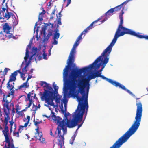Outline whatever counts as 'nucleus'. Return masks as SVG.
<instances>
[{
    "instance_id": "22",
    "label": "nucleus",
    "mask_w": 148,
    "mask_h": 148,
    "mask_svg": "<svg viewBox=\"0 0 148 148\" xmlns=\"http://www.w3.org/2000/svg\"><path fill=\"white\" fill-rule=\"evenodd\" d=\"M9 123L10 124V133H11L12 132V129H13V125H14V129L15 130L16 129V123H14L13 121V120L12 119L11 121H9Z\"/></svg>"
},
{
    "instance_id": "19",
    "label": "nucleus",
    "mask_w": 148,
    "mask_h": 148,
    "mask_svg": "<svg viewBox=\"0 0 148 148\" xmlns=\"http://www.w3.org/2000/svg\"><path fill=\"white\" fill-rule=\"evenodd\" d=\"M11 29V27L8 25V23H5L3 25V30L5 33H8L10 32V30Z\"/></svg>"
},
{
    "instance_id": "41",
    "label": "nucleus",
    "mask_w": 148,
    "mask_h": 148,
    "mask_svg": "<svg viewBox=\"0 0 148 148\" xmlns=\"http://www.w3.org/2000/svg\"><path fill=\"white\" fill-rule=\"evenodd\" d=\"M61 18H60V17H59L58 18V21H57V24L58 25H61L62 24V23L61 21Z\"/></svg>"
},
{
    "instance_id": "6",
    "label": "nucleus",
    "mask_w": 148,
    "mask_h": 148,
    "mask_svg": "<svg viewBox=\"0 0 148 148\" xmlns=\"http://www.w3.org/2000/svg\"><path fill=\"white\" fill-rule=\"evenodd\" d=\"M119 29H118V30L115 34L114 38L111 42L104 50L103 53L101 54V55L98 57H100V60H98L99 61L97 63L101 60L102 59H103V58H102V57H104V59L103 60L101 61L102 64V67L101 68L103 69L106 64L108 62L109 59L108 57L111 51L112 47L116 43L118 38L119 37L123 36L125 34L128 33L127 32H123L121 34H118V33L119 32Z\"/></svg>"
},
{
    "instance_id": "60",
    "label": "nucleus",
    "mask_w": 148,
    "mask_h": 148,
    "mask_svg": "<svg viewBox=\"0 0 148 148\" xmlns=\"http://www.w3.org/2000/svg\"><path fill=\"white\" fill-rule=\"evenodd\" d=\"M31 78V77H29V76H28V77L27 78V80L26 81V82H28V80Z\"/></svg>"
},
{
    "instance_id": "52",
    "label": "nucleus",
    "mask_w": 148,
    "mask_h": 148,
    "mask_svg": "<svg viewBox=\"0 0 148 148\" xmlns=\"http://www.w3.org/2000/svg\"><path fill=\"white\" fill-rule=\"evenodd\" d=\"M43 58L44 59H47V55L45 54H44V53H43Z\"/></svg>"
},
{
    "instance_id": "26",
    "label": "nucleus",
    "mask_w": 148,
    "mask_h": 148,
    "mask_svg": "<svg viewBox=\"0 0 148 148\" xmlns=\"http://www.w3.org/2000/svg\"><path fill=\"white\" fill-rule=\"evenodd\" d=\"M45 10L43 8L42 12L40 13L39 15L38 19L39 20L42 21L43 20L42 16L45 14Z\"/></svg>"
},
{
    "instance_id": "7",
    "label": "nucleus",
    "mask_w": 148,
    "mask_h": 148,
    "mask_svg": "<svg viewBox=\"0 0 148 148\" xmlns=\"http://www.w3.org/2000/svg\"><path fill=\"white\" fill-rule=\"evenodd\" d=\"M60 118H58L57 120L53 119L58 125L57 130L58 137V138H55L53 140V143L55 145L57 144L59 146H60V147L64 144V135L66 134L67 132L66 128V125L65 121L60 122Z\"/></svg>"
},
{
    "instance_id": "61",
    "label": "nucleus",
    "mask_w": 148,
    "mask_h": 148,
    "mask_svg": "<svg viewBox=\"0 0 148 148\" xmlns=\"http://www.w3.org/2000/svg\"><path fill=\"white\" fill-rule=\"evenodd\" d=\"M3 128L0 125V130L2 131V132H3Z\"/></svg>"
},
{
    "instance_id": "27",
    "label": "nucleus",
    "mask_w": 148,
    "mask_h": 148,
    "mask_svg": "<svg viewBox=\"0 0 148 148\" xmlns=\"http://www.w3.org/2000/svg\"><path fill=\"white\" fill-rule=\"evenodd\" d=\"M53 87L55 90V91L53 92H54L55 96V94H57L58 93V87L55 84V82H54L53 84Z\"/></svg>"
},
{
    "instance_id": "53",
    "label": "nucleus",
    "mask_w": 148,
    "mask_h": 148,
    "mask_svg": "<svg viewBox=\"0 0 148 148\" xmlns=\"http://www.w3.org/2000/svg\"><path fill=\"white\" fill-rule=\"evenodd\" d=\"M50 134L51 136H52L53 137H55L54 135H53V133L52 132V131L51 130H50Z\"/></svg>"
},
{
    "instance_id": "14",
    "label": "nucleus",
    "mask_w": 148,
    "mask_h": 148,
    "mask_svg": "<svg viewBox=\"0 0 148 148\" xmlns=\"http://www.w3.org/2000/svg\"><path fill=\"white\" fill-rule=\"evenodd\" d=\"M32 58V56L30 57L29 58V60L27 63H25V66L22 69L21 72L23 73V74H26L27 73V70L28 69V66L31 62V60Z\"/></svg>"
},
{
    "instance_id": "64",
    "label": "nucleus",
    "mask_w": 148,
    "mask_h": 148,
    "mask_svg": "<svg viewBox=\"0 0 148 148\" xmlns=\"http://www.w3.org/2000/svg\"><path fill=\"white\" fill-rule=\"evenodd\" d=\"M37 108H40V104H39L38 105V106H37Z\"/></svg>"
},
{
    "instance_id": "34",
    "label": "nucleus",
    "mask_w": 148,
    "mask_h": 148,
    "mask_svg": "<svg viewBox=\"0 0 148 148\" xmlns=\"http://www.w3.org/2000/svg\"><path fill=\"white\" fill-rule=\"evenodd\" d=\"M21 131H19V130H18V131L17 132H15V130H14V132H13V135L14 136H16L18 137H19V132L21 133Z\"/></svg>"
},
{
    "instance_id": "49",
    "label": "nucleus",
    "mask_w": 148,
    "mask_h": 148,
    "mask_svg": "<svg viewBox=\"0 0 148 148\" xmlns=\"http://www.w3.org/2000/svg\"><path fill=\"white\" fill-rule=\"evenodd\" d=\"M0 78H1L2 79H3V80H2V81L1 82V83H2V84L1 85H2V84H3V82L5 81V77H0Z\"/></svg>"
},
{
    "instance_id": "16",
    "label": "nucleus",
    "mask_w": 148,
    "mask_h": 148,
    "mask_svg": "<svg viewBox=\"0 0 148 148\" xmlns=\"http://www.w3.org/2000/svg\"><path fill=\"white\" fill-rule=\"evenodd\" d=\"M27 120L26 121V122L25 123L24 125V126L22 125H20L19 126V128L18 129L19 131H20L21 130H23V128L24 127H26L29 123L30 120V116H27V119H24V121L25 122V121L27 120Z\"/></svg>"
},
{
    "instance_id": "62",
    "label": "nucleus",
    "mask_w": 148,
    "mask_h": 148,
    "mask_svg": "<svg viewBox=\"0 0 148 148\" xmlns=\"http://www.w3.org/2000/svg\"><path fill=\"white\" fill-rule=\"evenodd\" d=\"M64 107H65V110H66V103H64Z\"/></svg>"
},
{
    "instance_id": "4",
    "label": "nucleus",
    "mask_w": 148,
    "mask_h": 148,
    "mask_svg": "<svg viewBox=\"0 0 148 148\" xmlns=\"http://www.w3.org/2000/svg\"><path fill=\"white\" fill-rule=\"evenodd\" d=\"M128 2V1H126L121 4L118 5L114 8H114V10L115 13L119 11L122 8L123 9L121 10V12L119 14V18L120 20V23L118 26V28L116 31L115 34L117 31L119 29V31L118 33L119 34H121L123 32H127L128 33L125 34H128L134 36H136L138 38H144L146 40H148V36L143 35L140 34L139 33H137L134 31L132 30L126 28L123 26V15L124 14V12L123 11L124 7L123 6L125 5H126L127 3Z\"/></svg>"
},
{
    "instance_id": "48",
    "label": "nucleus",
    "mask_w": 148,
    "mask_h": 148,
    "mask_svg": "<svg viewBox=\"0 0 148 148\" xmlns=\"http://www.w3.org/2000/svg\"><path fill=\"white\" fill-rule=\"evenodd\" d=\"M37 127L36 129V133H39V132H39V126H36Z\"/></svg>"
},
{
    "instance_id": "46",
    "label": "nucleus",
    "mask_w": 148,
    "mask_h": 148,
    "mask_svg": "<svg viewBox=\"0 0 148 148\" xmlns=\"http://www.w3.org/2000/svg\"><path fill=\"white\" fill-rule=\"evenodd\" d=\"M53 112H52V111L51 112V114L49 116H48L46 115H43V116H45V117H46V118H52V117H51V115H52V113H53Z\"/></svg>"
},
{
    "instance_id": "20",
    "label": "nucleus",
    "mask_w": 148,
    "mask_h": 148,
    "mask_svg": "<svg viewBox=\"0 0 148 148\" xmlns=\"http://www.w3.org/2000/svg\"><path fill=\"white\" fill-rule=\"evenodd\" d=\"M11 16L13 17V16L15 17V15L12 12H9L8 11L6 12V13H5V14L4 15V17L6 19V20H8Z\"/></svg>"
},
{
    "instance_id": "36",
    "label": "nucleus",
    "mask_w": 148,
    "mask_h": 148,
    "mask_svg": "<svg viewBox=\"0 0 148 148\" xmlns=\"http://www.w3.org/2000/svg\"><path fill=\"white\" fill-rule=\"evenodd\" d=\"M75 137V136L74 135L71 138L70 140V143L72 144Z\"/></svg>"
},
{
    "instance_id": "25",
    "label": "nucleus",
    "mask_w": 148,
    "mask_h": 148,
    "mask_svg": "<svg viewBox=\"0 0 148 148\" xmlns=\"http://www.w3.org/2000/svg\"><path fill=\"white\" fill-rule=\"evenodd\" d=\"M115 13L114 8H111L107 11L105 13V14L106 16L110 15L111 14L113 13L114 14Z\"/></svg>"
},
{
    "instance_id": "39",
    "label": "nucleus",
    "mask_w": 148,
    "mask_h": 148,
    "mask_svg": "<svg viewBox=\"0 0 148 148\" xmlns=\"http://www.w3.org/2000/svg\"><path fill=\"white\" fill-rule=\"evenodd\" d=\"M55 12V10L54 9L52 12L51 14V16L50 17V19H53V16L54 15Z\"/></svg>"
},
{
    "instance_id": "54",
    "label": "nucleus",
    "mask_w": 148,
    "mask_h": 148,
    "mask_svg": "<svg viewBox=\"0 0 148 148\" xmlns=\"http://www.w3.org/2000/svg\"><path fill=\"white\" fill-rule=\"evenodd\" d=\"M51 25L52 27H53V24L51 23H49L48 24V25L49 26H50Z\"/></svg>"
},
{
    "instance_id": "23",
    "label": "nucleus",
    "mask_w": 148,
    "mask_h": 148,
    "mask_svg": "<svg viewBox=\"0 0 148 148\" xmlns=\"http://www.w3.org/2000/svg\"><path fill=\"white\" fill-rule=\"evenodd\" d=\"M10 70V69L5 68L4 69L3 72L2 70H1L0 71V77H5V75L7 74L8 71Z\"/></svg>"
},
{
    "instance_id": "56",
    "label": "nucleus",
    "mask_w": 148,
    "mask_h": 148,
    "mask_svg": "<svg viewBox=\"0 0 148 148\" xmlns=\"http://www.w3.org/2000/svg\"><path fill=\"white\" fill-rule=\"evenodd\" d=\"M38 56V54L37 57L38 56V60H40L41 59V57L40 56Z\"/></svg>"
},
{
    "instance_id": "12",
    "label": "nucleus",
    "mask_w": 148,
    "mask_h": 148,
    "mask_svg": "<svg viewBox=\"0 0 148 148\" xmlns=\"http://www.w3.org/2000/svg\"><path fill=\"white\" fill-rule=\"evenodd\" d=\"M29 87V84L27 82L23 83L21 85L18 86L17 90H25L26 89L28 88Z\"/></svg>"
},
{
    "instance_id": "50",
    "label": "nucleus",
    "mask_w": 148,
    "mask_h": 148,
    "mask_svg": "<svg viewBox=\"0 0 148 148\" xmlns=\"http://www.w3.org/2000/svg\"><path fill=\"white\" fill-rule=\"evenodd\" d=\"M60 108H61V110L62 111L64 112V110H63V107L62 103H61V104Z\"/></svg>"
},
{
    "instance_id": "57",
    "label": "nucleus",
    "mask_w": 148,
    "mask_h": 148,
    "mask_svg": "<svg viewBox=\"0 0 148 148\" xmlns=\"http://www.w3.org/2000/svg\"><path fill=\"white\" fill-rule=\"evenodd\" d=\"M10 93H10H9V94L8 95H7L6 96V98H5V99H7V97H10V95H11Z\"/></svg>"
},
{
    "instance_id": "35",
    "label": "nucleus",
    "mask_w": 148,
    "mask_h": 148,
    "mask_svg": "<svg viewBox=\"0 0 148 148\" xmlns=\"http://www.w3.org/2000/svg\"><path fill=\"white\" fill-rule=\"evenodd\" d=\"M34 125L36 126H39L38 124L42 123V121H35V120H34Z\"/></svg>"
},
{
    "instance_id": "24",
    "label": "nucleus",
    "mask_w": 148,
    "mask_h": 148,
    "mask_svg": "<svg viewBox=\"0 0 148 148\" xmlns=\"http://www.w3.org/2000/svg\"><path fill=\"white\" fill-rule=\"evenodd\" d=\"M29 51L27 48H26V53L25 56L24 58V59L25 63H27V59L29 57Z\"/></svg>"
},
{
    "instance_id": "59",
    "label": "nucleus",
    "mask_w": 148,
    "mask_h": 148,
    "mask_svg": "<svg viewBox=\"0 0 148 148\" xmlns=\"http://www.w3.org/2000/svg\"><path fill=\"white\" fill-rule=\"evenodd\" d=\"M61 12L60 11V12L59 13V17H60V18H61V16H62V15L61 14Z\"/></svg>"
},
{
    "instance_id": "28",
    "label": "nucleus",
    "mask_w": 148,
    "mask_h": 148,
    "mask_svg": "<svg viewBox=\"0 0 148 148\" xmlns=\"http://www.w3.org/2000/svg\"><path fill=\"white\" fill-rule=\"evenodd\" d=\"M18 73H19L20 74V76L22 78V79L23 80H25V74H23V73L21 72V71L20 70H18Z\"/></svg>"
},
{
    "instance_id": "33",
    "label": "nucleus",
    "mask_w": 148,
    "mask_h": 148,
    "mask_svg": "<svg viewBox=\"0 0 148 148\" xmlns=\"http://www.w3.org/2000/svg\"><path fill=\"white\" fill-rule=\"evenodd\" d=\"M7 35H5V38H7L8 39L11 38L12 36V34L9 32L6 33Z\"/></svg>"
},
{
    "instance_id": "43",
    "label": "nucleus",
    "mask_w": 148,
    "mask_h": 148,
    "mask_svg": "<svg viewBox=\"0 0 148 148\" xmlns=\"http://www.w3.org/2000/svg\"><path fill=\"white\" fill-rule=\"evenodd\" d=\"M52 34V32H50L48 34L47 36V40H48V39L49 38V37L51 36Z\"/></svg>"
},
{
    "instance_id": "31",
    "label": "nucleus",
    "mask_w": 148,
    "mask_h": 148,
    "mask_svg": "<svg viewBox=\"0 0 148 148\" xmlns=\"http://www.w3.org/2000/svg\"><path fill=\"white\" fill-rule=\"evenodd\" d=\"M37 50L38 49L37 47L36 48L33 47L32 48V51L33 52H34V53L33 54V55H32V56L33 57L34 56L36 55L37 53Z\"/></svg>"
},
{
    "instance_id": "40",
    "label": "nucleus",
    "mask_w": 148,
    "mask_h": 148,
    "mask_svg": "<svg viewBox=\"0 0 148 148\" xmlns=\"http://www.w3.org/2000/svg\"><path fill=\"white\" fill-rule=\"evenodd\" d=\"M82 35H83L82 34H80L79 36L77 38L76 40L79 41L80 40L82 39Z\"/></svg>"
},
{
    "instance_id": "1",
    "label": "nucleus",
    "mask_w": 148,
    "mask_h": 148,
    "mask_svg": "<svg viewBox=\"0 0 148 148\" xmlns=\"http://www.w3.org/2000/svg\"><path fill=\"white\" fill-rule=\"evenodd\" d=\"M68 77L66 79L63 76L64 80L70 86L69 94L76 97L78 103L86 108V116L88 108V98L90 88L89 80L84 78H79L77 80L72 75L69 77V79Z\"/></svg>"
},
{
    "instance_id": "21",
    "label": "nucleus",
    "mask_w": 148,
    "mask_h": 148,
    "mask_svg": "<svg viewBox=\"0 0 148 148\" xmlns=\"http://www.w3.org/2000/svg\"><path fill=\"white\" fill-rule=\"evenodd\" d=\"M0 94L3 95V98L2 102H4V103L3 104V106H4V104L6 103V101H7L8 102V106H9L8 105L9 103L10 102V101H8V99H5V95L4 93L2 92V85L0 86ZM3 108H4V107H3Z\"/></svg>"
},
{
    "instance_id": "30",
    "label": "nucleus",
    "mask_w": 148,
    "mask_h": 148,
    "mask_svg": "<svg viewBox=\"0 0 148 148\" xmlns=\"http://www.w3.org/2000/svg\"><path fill=\"white\" fill-rule=\"evenodd\" d=\"M5 38V35H4V34L2 33V31H1L0 33V40H4Z\"/></svg>"
},
{
    "instance_id": "37",
    "label": "nucleus",
    "mask_w": 148,
    "mask_h": 148,
    "mask_svg": "<svg viewBox=\"0 0 148 148\" xmlns=\"http://www.w3.org/2000/svg\"><path fill=\"white\" fill-rule=\"evenodd\" d=\"M37 106H36L33 104V106L32 108V111H35L37 110Z\"/></svg>"
},
{
    "instance_id": "51",
    "label": "nucleus",
    "mask_w": 148,
    "mask_h": 148,
    "mask_svg": "<svg viewBox=\"0 0 148 148\" xmlns=\"http://www.w3.org/2000/svg\"><path fill=\"white\" fill-rule=\"evenodd\" d=\"M100 66H101V64H97V66H96V68L97 69H99L100 68Z\"/></svg>"
},
{
    "instance_id": "13",
    "label": "nucleus",
    "mask_w": 148,
    "mask_h": 148,
    "mask_svg": "<svg viewBox=\"0 0 148 148\" xmlns=\"http://www.w3.org/2000/svg\"><path fill=\"white\" fill-rule=\"evenodd\" d=\"M101 18H98L97 20L94 21L92 22L90 25L86 29H85L81 34H85L87 33L88 31L90 29H91L93 27V24L98 22L99 20H100Z\"/></svg>"
},
{
    "instance_id": "8",
    "label": "nucleus",
    "mask_w": 148,
    "mask_h": 148,
    "mask_svg": "<svg viewBox=\"0 0 148 148\" xmlns=\"http://www.w3.org/2000/svg\"><path fill=\"white\" fill-rule=\"evenodd\" d=\"M101 72H99V71H97L90 75L88 76V79H92L95 78L96 77H100L102 79L106 80V81L111 83L112 85L115 86L116 87H119V88L126 91L128 93L134 96L135 95H134L132 92H131L128 89H127L125 86L121 84L119 82H117L115 81H113L110 79L108 78L105 77L103 75H101Z\"/></svg>"
},
{
    "instance_id": "58",
    "label": "nucleus",
    "mask_w": 148,
    "mask_h": 148,
    "mask_svg": "<svg viewBox=\"0 0 148 148\" xmlns=\"http://www.w3.org/2000/svg\"><path fill=\"white\" fill-rule=\"evenodd\" d=\"M82 123H81V124H79V125H78V128H77V130H78V129H79L80 127L82 126Z\"/></svg>"
},
{
    "instance_id": "42",
    "label": "nucleus",
    "mask_w": 148,
    "mask_h": 148,
    "mask_svg": "<svg viewBox=\"0 0 148 148\" xmlns=\"http://www.w3.org/2000/svg\"><path fill=\"white\" fill-rule=\"evenodd\" d=\"M18 105L17 104L16 105V112L18 114L19 113V112L18 111V110H19V108L18 107Z\"/></svg>"
},
{
    "instance_id": "45",
    "label": "nucleus",
    "mask_w": 148,
    "mask_h": 148,
    "mask_svg": "<svg viewBox=\"0 0 148 148\" xmlns=\"http://www.w3.org/2000/svg\"><path fill=\"white\" fill-rule=\"evenodd\" d=\"M56 39H53L54 40L52 44L54 45H57L58 43V42L56 40Z\"/></svg>"
},
{
    "instance_id": "47",
    "label": "nucleus",
    "mask_w": 148,
    "mask_h": 148,
    "mask_svg": "<svg viewBox=\"0 0 148 148\" xmlns=\"http://www.w3.org/2000/svg\"><path fill=\"white\" fill-rule=\"evenodd\" d=\"M56 103H60V99L59 98H57L56 99Z\"/></svg>"
},
{
    "instance_id": "10",
    "label": "nucleus",
    "mask_w": 148,
    "mask_h": 148,
    "mask_svg": "<svg viewBox=\"0 0 148 148\" xmlns=\"http://www.w3.org/2000/svg\"><path fill=\"white\" fill-rule=\"evenodd\" d=\"M100 57L97 58L94 62L92 64L89 65L88 67H84L79 69H74L71 71L72 73L75 74H81L83 73H86L88 72L90 69H93L95 65L99 61L98 60H100Z\"/></svg>"
},
{
    "instance_id": "32",
    "label": "nucleus",
    "mask_w": 148,
    "mask_h": 148,
    "mask_svg": "<svg viewBox=\"0 0 148 148\" xmlns=\"http://www.w3.org/2000/svg\"><path fill=\"white\" fill-rule=\"evenodd\" d=\"M47 29V27L46 26L44 25L42 27V31L44 35L45 36V32L46 30Z\"/></svg>"
},
{
    "instance_id": "11",
    "label": "nucleus",
    "mask_w": 148,
    "mask_h": 148,
    "mask_svg": "<svg viewBox=\"0 0 148 148\" xmlns=\"http://www.w3.org/2000/svg\"><path fill=\"white\" fill-rule=\"evenodd\" d=\"M14 83V82L8 81L7 84V88L10 91L11 95L13 96L14 93V91L13 89Z\"/></svg>"
},
{
    "instance_id": "38",
    "label": "nucleus",
    "mask_w": 148,
    "mask_h": 148,
    "mask_svg": "<svg viewBox=\"0 0 148 148\" xmlns=\"http://www.w3.org/2000/svg\"><path fill=\"white\" fill-rule=\"evenodd\" d=\"M2 8V10H1V12H2L3 13V14H4V13H5V11H6V12L8 11V9H6V8Z\"/></svg>"
},
{
    "instance_id": "18",
    "label": "nucleus",
    "mask_w": 148,
    "mask_h": 148,
    "mask_svg": "<svg viewBox=\"0 0 148 148\" xmlns=\"http://www.w3.org/2000/svg\"><path fill=\"white\" fill-rule=\"evenodd\" d=\"M31 97V93L29 92L27 94V99H26V100H28L29 101V103L28 106L26 105L27 106L25 108V109H27L28 108H29L31 106L32 101V99L30 98Z\"/></svg>"
},
{
    "instance_id": "2",
    "label": "nucleus",
    "mask_w": 148,
    "mask_h": 148,
    "mask_svg": "<svg viewBox=\"0 0 148 148\" xmlns=\"http://www.w3.org/2000/svg\"><path fill=\"white\" fill-rule=\"evenodd\" d=\"M137 109L135 120L129 130L119 138L110 148H119L137 130L139 127L142 115V105L141 101H136Z\"/></svg>"
},
{
    "instance_id": "29",
    "label": "nucleus",
    "mask_w": 148,
    "mask_h": 148,
    "mask_svg": "<svg viewBox=\"0 0 148 148\" xmlns=\"http://www.w3.org/2000/svg\"><path fill=\"white\" fill-rule=\"evenodd\" d=\"M60 35L59 33H55L53 36V39H58Z\"/></svg>"
},
{
    "instance_id": "44",
    "label": "nucleus",
    "mask_w": 148,
    "mask_h": 148,
    "mask_svg": "<svg viewBox=\"0 0 148 148\" xmlns=\"http://www.w3.org/2000/svg\"><path fill=\"white\" fill-rule=\"evenodd\" d=\"M51 2H49L47 5V8H48L50 9L51 8Z\"/></svg>"
},
{
    "instance_id": "55",
    "label": "nucleus",
    "mask_w": 148,
    "mask_h": 148,
    "mask_svg": "<svg viewBox=\"0 0 148 148\" xmlns=\"http://www.w3.org/2000/svg\"><path fill=\"white\" fill-rule=\"evenodd\" d=\"M31 43H29L27 46V48H28V47H29V48H31Z\"/></svg>"
},
{
    "instance_id": "3",
    "label": "nucleus",
    "mask_w": 148,
    "mask_h": 148,
    "mask_svg": "<svg viewBox=\"0 0 148 148\" xmlns=\"http://www.w3.org/2000/svg\"><path fill=\"white\" fill-rule=\"evenodd\" d=\"M85 109L83 106H82L79 103L77 109L74 112V114L73 115H71L69 113H65L64 119L62 120L61 118L56 116L55 114V113L53 112L51 115L52 119L57 120L59 118L60 119V122L64 120L67 127L69 128H72L77 126L78 123H80L82 121Z\"/></svg>"
},
{
    "instance_id": "17",
    "label": "nucleus",
    "mask_w": 148,
    "mask_h": 148,
    "mask_svg": "<svg viewBox=\"0 0 148 148\" xmlns=\"http://www.w3.org/2000/svg\"><path fill=\"white\" fill-rule=\"evenodd\" d=\"M42 134L41 132L39 133H35L34 136L36 140H38L41 142H43L45 141V139L42 137Z\"/></svg>"
},
{
    "instance_id": "5",
    "label": "nucleus",
    "mask_w": 148,
    "mask_h": 148,
    "mask_svg": "<svg viewBox=\"0 0 148 148\" xmlns=\"http://www.w3.org/2000/svg\"><path fill=\"white\" fill-rule=\"evenodd\" d=\"M40 85L45 87L47 89H44V92L41 97V100L45 101L47 103V105L45 104L46 106H48V105L51 106H55L54 103L53 102L54 99L56 96H55L54 92L52 91L53 88L49 84L47 83L45 81H41Z\"/></svg>"
},
{
    "instance_id": "15",
    "label": "nucleus",
    "mask_w": 148,
    "mask_h": 148,
    "mask_svg": "<svg viewBox=\"0 0 148 148\" xmlns=\"http://www.w3.org/2000/svg\"><path fill=\"white\" fill-rule=\"evenodd\" d=\"M18 70H17L12 73L10 76L9 79L8 81L14 82L16 79V77L17 75Z\"/></svg>"
},
{
    "instance_id": "9",
    "label": "nucleus",
    "mask_w": 148,
    "mask_h": 148,
    "mask_svg": "<svg viewBox=\"0 0 148 148\" xmlns=\"http://www.w3.org/2000/svg\"><path fill=\"white\" fill-rule=\"evenodd\" d=\"M79 43V41L76 40L69 56L67 62L68 65L66 66L63 70V75L66 79H67L68 71L69 68L71 66L74 67L75 66V64L73 63L74 61V55L75 53V48L78 46Z\"/></svg>"
},
{
    "instance_id": "63",
    "label": "nucleus",
    "mask_w": 148,
    "mask_h": 148,
    "mask_svg": "<svg viewBox=\"0 0 148 148\" xmlns=\"http://www.w3.org/2000/svg\"><path fill=\"white\" fill-rule=\"evenodd\" d=\"M58 31H59L58 29H56V30L55 33H58Z\"/></svg>"
}]
</instances>
